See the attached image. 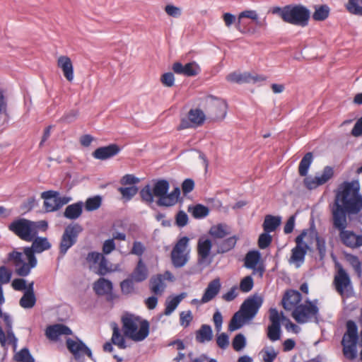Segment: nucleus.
Here are the masks:
<instances>
[{
    "mask_svg": "<svg viewBox=\"0 0 362 362\" xmlns=\"http://www.w3.org/2000/svg\"><path fill=\"white\" fill-rule=\"evenodd\" d=\"M195 187L194 181L191 178L182 181V197L190 193Z\"/></svg>",
    "mask_w": 362,
    "mask_h": 362,
    "instance_id": "60",
    "label": "nucleus"
},
{
    "mask_svg": "<svg viewBox=\"0 0 362 362\" xmlns=\"http://www.w3.org/2000/svg\"><path fill=\"white\" fill-rule=\"evenodd\" d=\"M83 231V227L78 223L68 225L62 234L59 243V253L64 256L69 248L74 245L79 234Z\"/></svg>",
    "mask_w": 362,
    "mask_h": 362,
    "instance_id": "6",
    "label": "nucleus"
},
{
    "mask_svg": "<svg viewBox=\"0 0 362 362\" xmlns=\"http://www.w3.org/2000/svg\"><path fill=\"white\" fill-rule=\"evenodd\" d=\"M212 244L209 239H199L198 241L197 250L199 255V262L202 264L209 256Z\"/></svg>",
    "mask_w": 362,
    "mask_h": 362,
    "instance_id": "25",
    "label": "nucleus"
},
{
    "mask_svg": "<svg viewBox=\"0 0 362 362\" xmlns=\"http://www.w3.org/2000/svg\"><path fill=\"white\" fill-rule=\"evenodd\" d=\"M153 193L158 198L156 204L158 206H171L175 205L180 194V189L176 187L173 192L168 193L169 182L164 179L153 180Z\"/></svg>",
    "mask_w": 362,
    "mask_h": 362,
    "instance_id": "4",
    "label": "nucleus"
},
{
    "mask_svg": "<svg viewBox=\"0 0 362 362\" xmlns=\"http://www.w3.org/2000/svg\"><path fill=\"white\" fill-rule=\"evenodd\" d=\"M181 301V294L177 295L175 297L170 300H167L165 302V309L164 314L165 315H170L177 307L178 304Z\"/></svg>",
    "mask_w": 362,
    "mask_h": 362,
    "instance_id": "47",
    "label": "nucleus"
},
{
    "mask_svg": "<svg viewBox=\"0 0 362 362\" xmlns=\"http://www.w3.org/2000/svg\"><path fill=\"white\" fill-rule=\"evenodd\" d=\"M313 160V156L311 152L305 153L303 157L298 166V173L300 176H306L308 175V170L312 164Z\"/></svg>",
    "mask_w": 362,
    "mask_h": 362,
    "instance_id": "37",
    "label": "nucleus"
},
{
    "mask_svg": "<svg viewBox=\"0 0 362 362\" xmlns=\"http://www.w3.org/2000/svg\"><path fill=\"white\" fill-rule=\"evenodd\" d=\"M306 235V230H303L295 238L296 246L291 250L289 262L296 264L297 267L303 264L308 250L310 249L308 244L303 240Z\"/></svg>",
    "mask_w": 362,
    "mask_h": 362,
    "instance_id": "10",
    "label": "nucleus"
},
{
    "mask_svg": "<svg viewBox=\"0 0 362 362\" xmlns=\"http://www.w3.org/2000/svg\"><path fill=\"white\" fill-rule=\"evenodd\" d=\"M146 250L144 244L140 241H134L133 243V247L131 250V253L133 255H136L139 257H141Z\"/></svg>",
    "mask_w": 362,
    "mask_h": 362,
    "instance_id": "64",
    "label": "nucleus"
},
{
    "mask_svg": "<svg viewBox=\"0 0 362 362\" xmlns=\"http://www.w3.org/2000/svg\"><path fill=\"white\" fill-rule=\"evenodd\" d=\"M33 242L32 247L35 249L36 253H41L45 250L51 248V244L48 241L47 238L35 236Z\"/></svg>",
    "mask_w": 362,
    "mask_h": 362,
    "instance_id": "34",
    "label": "nucleus"
},
{
    "mask_svg": "<svg viewBox=\"0 0 362 362\" xmlns=\"http://www.w3.org/2000/svg\"><path fill=\"white\" fill-rule=\"evenodd\" d=\"M358 336L344 334L342 338L343 353L346 358L354 360L357 356L356 345Z\"/></svg>",
    "mask_w": 362,
    "mask_h": 362,
    "instance_id": "16",
    "label": "nucleus"
},
{
    "mask_svg": "<svg viewBox=\"0 0 362 362\" xmlns=\"http://www.w3.org/2000/svg\"><path fill=\"white\" fill-rule=\"evenodd\" d=\"M316 240V248L318 251L320 258V259H323L327 253V248H326V241L324 238L320 237L318 235L315 238Z\"/></svg>",
    "mask_w": 362,
    "mask_h": 362,
    "instance_id": "49",
    "label": "nucleus"
},
{
    "mask_svg": "<svg viewBox=\"0 0 362 362\" xmlns=\"http://www.w3.org/2000/svg\"><path fill=\"white\" fill-rule=\"evenodd\" d=\"M221 283L219 279H215L208 284L202 298V303H205L211 300L219 292Z\"/></svg>",
    "mask_w": 362,
    "mask_h": 362,
    "instance_id": "21",
    "label": "nucleus"
},
{
    "mask_svg": "<svg viewBox=\"0 0 362 362\" xmlns=\"http://www.w3.org/2000/svg\"><path fill=\"white\" fill-rule=\"evenodd\" d=\"M269 233L264 232L259 235L258 239V246L260 249H266L270 245L272 241V238Z\"/></svg>",
    "mask_w": 362,
    "mask_h": 362,
    "instance_id": "56",
    "label": "nucleus"
},
{
    "mask_svg": "<svg viewBox=\"0 0 362 362\" xmlns=\"http://www.w3.org/2000/svg\"><path fill=\"white\" fill-rule=\"evenodd\" d=\"M336 291L342 296L349 297L353 291L350 277L342 267H339L334 279Z\"/></svg>",
    "mask_w": 362,
    "mask_h": 362,
    "instance_id": "11",
    "label": "nucleus"
},
{
    "mask_svg": "<svg viewBox=\"0 0 362 362\" xmlns=\"http://www.w3.org/2000/svg\"><path fill=\"white\" fill-rule=\"evenodd\" d=\"M35 267V266H31L30 263H26L23 261V262L20 263V265L16 267V272L20 276H27L30 274V270Z\"/></svg>",
    "mask_w": 362,
    "mask_h": 362,
    "instance_id": "54",
    "label": "nucleus"
},
{
    "mask_svg": "<svg viewBox=\"0 0 362 362\" xmlns=\"http://www.w3.org/2000/svg\"><path fill=\"white\" fill-rule=\"evenodd\" d=\"M232 345L233 349L239 351L242 350L246 345V339L243 334H238L233 339Z\"/></svg>",
    "mask_w": 362,
    "mask_h": 362,
    "instance_id": "52",
    "label": "nucleus"
},
{
    "mask_svg": "<svg viewBox=\"0 0 362 362\" xmlns=\"http://www.w3.org/2000/svg\"><path fill=\"white\" fill-rule=\"evenodd\" d=\"M148 268L142 259H140L129 276L133 279L135 282L141 283L148 278Z\"/></svg>",
    "mask_w": 362,
    "mask_h": 362,
    "instance_id": "22",
    "label": "nucleus"
},
{
    "mask_svg": "<svg viewBox=\"0 0 362 362\" xmlns=\"http://www.w3.org/2000/svg\"><path fill=\"white\" fill-rule=\"evenodd\" d=\"M261 259V253L258 250H250L245 256L244 267L247 269H253Z\"/></svg>",
    "mask_w": 362,
    "mask_h": 362,
    "instance_id": "30",
    "label": "nucleus"
},
{
    "mask_svg": "<svg viewBox=\"0 0 362 362\" xmlns=\"http://www.w3.org/2000/svg\"><path fill=\"white\" fill-rule=\"evenodd\" d=\"M112 330L113 333L111 339L112 342L115 345H117L119 349H126L127 346L126 344L125 339L121 335L120 330L115 322L112 324Z\"/></svg>",
    "mask_w": 362,
    "mask_h": 362,
    "instance_id": "38",
    "label": "nucleus"
},
{
    "mask_svg": "<svg viewBox=\"0 0 362 362\" xmlns=\"http://www.w3.org/2000/svg\"><path fill=\"white\" fill-rule=\"evenodd\" d=\"M281 218L272 215H267L263 223V229L266 233L274 232L281 224Z\"/></svg>",
    "mask_w": 362,
    "mask_h": 362,
    "instance_id": "29",
    "label": "nucleus"
},
{
    "mask_svg": "<svg viewBox=\"0 0 362 362\" xmlns=\"http://www.w3.org/2000/svg\"><path fill=\"white\" fill-rule=\"evenodd\" d=\"M119 191L122 194V197L129 201L138 192V187L134 185L126 187H119Z\"/></svg>",
    "mask_w": 362,
    "mask_h": 362,
    "instance_id": "48",
    "label": "nucleus"
},
{
    "mask_svg": "<svg viewBox=\"0 0 362 362\" xmlns=\"http://www.w3.org/2000/svg\"><path fill=\"white\" fill-rule=\"evenodd\" d=\"M66 343L68 350L74 355L76 361H81L83 359V355H87L90 359H93L91 350L80 339L77 338L76 341H75L68 338Z\"/></svg>",
    "mask_w": 362,
    "mask_h": 362,
    "instance_id": "12",
    "label": "nucleus"
},
{
    "mask_svg": "<svg viewBox=\"0 0 362 362\" xmlns=\"http://www.w3.org/2000/svg\"><path fill=\"white\" fill-rule=\"evenodd\" d=\"M334 175V170L330 166H326L324 168L322 174L315 175V177H307L303 180L305 187L311 190L316 189L320 185L325 184L328 182Z\"/></svg>",
    "mask_w": 362,
    "mask_h": 362,
    "instance_id": "13",
    "label": "nucleus"
},
{
    "mask_svg": "<svg viewBox=\"0 0 362 362\" xmlns=\"http://www.w3.org/2000/svg\"><path fill=\"white\" fill-rule=\"evenodd\" d=\"M71 199H72V198L71 197H66V196L60 197L59 194L57 195L55 197V199L54 200V202H55V206L54 207H52L51 209L58 210L62 206H64V205L68 204L69 202H71Z\"/></svg>",
    "mask_w": 362,
    "mask_h": 362,
    "instance_id": "61",
    "label": "nucleus"
},
{
    "mask_svg": "<svg viewBox=\"0 0 362 362\" xmlns=\"http://www.w3.org/2000/svg\"><path fill=\"white\" fill-rule=\"evenodd\" d=\"M358 2L362 4V0H348L345 8L349 13L362 16V6L358 5Z\"/></svg>",
    "mask_w": 362,
    "mask_h": 362,
    "instance_id": "43",
    "label": "nucleus"
},
{
    "mask_svg": "<svg viewBox=\"0 0 362 362\" xmlns=\"http://www.w3.org/2000/svg\"><path fill=\"white\" fill-rule=\"evenodd\" d=\"M23 252L26 256L28 263H30L31 266L36 267L37 260L35 255V253L36 252L35 249H33L32 247H25L23 249Z\"/></svg>",
    "mask_w": 362,
    "mask_h": 362,
    "instance_id": "57",
    "label": "nucleus"
},
{
    "mask_svg": "<svg viewBox=\"0 0 362 362\" xmlns=\"http://www.w3.org/2000/svg\"><path fill=\"white\" fill-rule=\"evenodd\" d=\"M15 358L18 362H35L33 356L30 353L28 348L21 349L15 356Z\"/></svg>",
    "mask_w": 362,
    "mask_h": 362,
    "instance_id": "46",
    "label": "nucleus"
},
{
    "mask_svg": "<svg viewBox=\"0 0 362 362\" xmlns=\"http://www.w3.org/2000/svg\"><path fill=\"white\" fill-rule=\"evenodd\" d=\"M201 72V67L195 62H191L182 65V75L187 76H196Z\"/></svg>",
    "mask_w": 362,
    "mask_h": 362,
    "instance_id": "40",
    "label": "nucleus"
},
{
    "mask_svg": "<svg viewBox=\"0 0 362 362\" xmlns=\"http://www.w3.org/2000/svg\"><path fill=\"white\" fill-rule=\"evenodd\" d=\"M122 148L117 144H110L107 146L97 148L93 153L92 156L100 160H106L117 156Z\"/></svg>",
    "mask_w": 362,
    "mask_h": 362,
    "instance_id": "15",
    "label": "nucleus"
},
{
    "mask_svg": "<svg viewBox=\"0 0 362 362\" xmlns=\"http://www.w3.org/2000/svg\"><path fill=\"white\" fill-rule=\"evenodd\" d=\"M110 272L111 269L108 267L107 259L103 255L102 258L99 261V267L96 274L101 276H103Z\"/></svg>",
    "mask_w": 362,
    "mask_h": 362,
    "instance_id": "55",
    "label": "nucleus"
},
{
    "mask_svg": "<svg viewBox=\"0 0 362 362\" xmlns=\"http://www.w3.org/2000/svg\"><path fill=\"white\" fill-rule=\"evenodd\" d=\"M36 303V297L35 294L23 293L20 299L19 304L23 308H32Z\"/></svg>",
    "mask_w": 362,
    "mask_h": 362,
    "instance_id": "45",
    "label": "nucleus"
},
{
    "mask_svg": "<svg viewBox=\"0 0 362 362\" xmlns=\"http://www.w3.org/2000/svg\"><path fill=\"white\" fill-rule=\"evenodd\" d=\"M227 81L233 83H243L250 82H257L259 81H264L266 78L264 76L255 75L253 76L250 73L245 72L243 74H238L233 72L226 76Z\"/></svg>",
    "mask_w": 362,
    "mask_h": 362,
    "instance_id": "17",
    "label": "nucleus"
},
{
    "mask_svg": "<svg viewBox=\"0 0 362 362\" xmlns=\"http://www.w3.org/2000/svg\"><path fill=\"white\" fill-rule=\"evenodd\" d=\"M239 238L236 235H233L220 243H216L218 253H226L233 249Z\"/></svg>",
    "mask_w": 362,
    "mask_h": 362,
    "instance_id": "32",
    "label": "nucleus"
},
{
    "mask_svg": "<svg viewBox=\"0 0 362 362\" xmlns=\"http://www.w3.org/2000/svg\"><path fill=\"white\" fill-rule=\"evenodd\" d=\"M247 320H248L243 318V316L240 311L235 313L230 321L228 325V330L230 332H233L240 329L243 327L244 322Z\"/></svg>",
    "mask_w": 362,
    "mask_h": 362,
    "instance_id": "39",
    "label": "nucleus"
},
{
    "mask_svg": "<svg viewBox=\"0 0 362 362\" xmlns=\"http://www.w3.org/2000/svg\"><path fill=\"white\" fill-rule=\"evenodd\" d=\"M83 206L84 203L82 201L69 204L66 207L63 216L67 219L76 220L81 216Z\"/></svg>",
    "mask_w": 362,
    "mask_h": 362,
    "instance_id": "20",
    "label": "nucleus"
},
{
    "mask_svg": "<svg viewBox=\"0 0 362 362\" xmlns=\"http://www.w3.org/2000/svg\"><path fill=\"white\" fill-rule=\"evenodd\" d=\"M12 272L6 266L0 267V284H8L11 279Z\"/></svg>",
    "mask_w": 362,
    "mask_h": 362,
    "instance_id": "58",
    "label": "nucleus"
},
{
    "mask_svg": "<svg viewBox=\"0 0 362 362\" xmlns=\"http://www.w3.org/2000/svg\"><path fill=\"white\" fill-rule=\"evenodd\" d=\"M227 109L228 104L224 100L213 95L208 96L206 112L209 119L223 120L226 116Z\"/></svg>",
    "mask_w": 362,
    "mask_h": 362,
    "instance_id": "8",
    "label": "nucleus"
},
{
    "mask_svg": "<svg viewBox=\"0 0 362 362\" xmlns=\"http://www.w3.org/2000/svg\"><path fill=\"white\" fill-rule=\"evenodd\" d=\"M267 336L272 341L279 340L281 337V325H269Z\"/></svg>",
    "mask_w": 362,
    "mask_h": 362,
    "instance_id": "51",
    "label": "nucleus"
},
{
    "mask_svg": "<svg viewBox=\"0 0 362 362\" xmlns=\"http://www.w3.org/2000/svg\"><path fill=\"white\" fill-rule=\"evenodd\" d=\"M262 303L263 300L260 296L248 298L243 302L239 311L243 318L250 320L255 317Z\"/></svg>",
    "mask_w": 362,
    "mask_h": 362,
    "instance_id": "14",
    "label": "nucleus"
},
{
    "mask_svg": "<svg viewBox=\"0 0 362 362\" xmlns=\"http://www.w3.org/2000/svg\"><path fill=\"white\" fill-rule=\"evenodd\" d=\"M171 259L175 267H181V233L177 236L176 244L171 252Z\"/></svg>",
    "mask_w": 362,
    "mask_h": 362,
    "instance_id": "36",
    "label": "nucleus"
},
{
    "mask_svg": "<svg viewBox=\"0 0 362 362\" xmlns=\"http://www.w3.org/2000/svg\"><path fill=\"white\" fill-rule=\"evenodd\" d=\"M329 12L330 9L327 5H316L312 17L316 21H322L328 18Z\"/></svg>",
    "mask_w": 362,
    "mask_h": 362,
    "instance_id": "35",
    "label": "nucleus"
},
{
    "mask_svg": "<svg viewBox=\"0 0 362 362\" xmlns=\"http://www.w3.org/2000/svg\"><path fill=\"white\" fill-rule=\"evenodd\" d=\"M253 286V279L251 276H247L240 281V290L244 293H247L252 289Z\"/></svg>",
    "mask_w": 362,
    "mask_h": 362,
    "instance_id": "53",
    "label": "nucleus"
},
{
    "mask_svg": "<svg viewBox=\"0 0 362 362\" xmlns=\"http://www.w3.org/2000/svg\"><path fill=\"white\" fill-rule=\"evenodd\" d=\"M33 238L37 235L40 230L45 231L48 228V222L45 220L33 221H31Z\"/></svg>",
    "mask_w": 362,
    "mask_h": 362,
    "instance_id": "50",
    "label": "nucleus"
},
{
    "mask_svg": "<svg viewBox=\"0 0 362 362\" xmlns=\"http://www.w3.org/2000/svg\"><path fill=\"white\" fill-rule=\"evenodd\" d=\"M45 334L49 339L57 340L59 336L71 334L72 331L65 325L56 324L48 326Z\"/></svg>",
    "mask_w": 362,
    "mask_h": 362,
    "instance_id": "19",
    "label": "nucleus"
},
{
    "mask_svg": "<svg viewBox=\"0 0 362 362\" xmlns=\"http://www.w3.org/2000/svg\"><path fill=\"white\" fill-rule=\"evenodd\" d=\"M124 334L134 341H141L149 334V322L139 316L128 315L122 317Z\"/></svg>",
    "mask_w": 362,
    "mask_h": 362,
    "instance_id": "3",
    "label": "nucleus"
},
{
    "mask_svg": "<svg viewBox=\"0 0 362 362\" xmlns=\"http://www.w3.org/2000/svg\"><path fill=\"white\" fill-rule=\"evenodd\" d=\"M173 282L175 281L174 275L170 271H165L163 274H157L153 275L149 280V288L154 294L146 299L145 303L149 310L154 309L158 304V298L156 296H161L167 285L165 281Z\"/></svg>",
    "mask_w": 362,
    "mask_h": 362,
    "instance_id": "5",
    "label": "nucleus"
},
{
    "mask_svg": "<svg viewBox=\"0 0 362 362\" xmlns=\"http://www.w3.org/2000/svg\"><path fill=\"white\" fill-rule=\"evenodd\" d=\"M160 81L166 87H172L174 85L175 76L172 72H166L160 77Z\"/></svg>",
    "mask_w": 362,
    "mask_h": 362,
    "instance_id": "62",
    "label": "nucleus"
},
{
    "mask_svg": "<svg viewBox=\"0 0 362 362\" xmlns=\"http://www.w3.org/2000/svg\"><path fill=\"white\" fill-rule=\"evenodd\" d=\"M243 18H247L252 19L253 21H256V24L257 25H261V23L257 21L258 15H257L256 11L246 10V11L241 12L238 16L239 22L240 21V19Z\"/></svg>",
    "mask_w": 362,
    "mask_h": 362,
    "instance_id": "59",
    "label": "nucleus"
},
{
    "mask_svg": "<svg viewBox=\"0 0 362 362\" xmlns=\"http://www.w3.org/2000/svg\"><path fill=\"white\" fill-rule=\"evenodd\" d=\"M362 210V196L357 180L344 181L335 191V198L331 207L332 223L339 231L341 243L346 247L357 248L362 246V235H356L346 228L347 216L357 215Z\"/></svg>",
    "mask_w": 362,
    "mask_h": 362,
    "instance_id": "1",
    "label": "nucleus"
},
{
    "mask_svg": "<svg viewBox=\"0 0 362 362\" xmlns=\"http://www.w3.org/2000/svg\"><path fill=\"white\" fill-rule=\"evenodd\" d=\"M300 293L295 290H289L286 292L282 299V305L285 310H291L294 309L301 301Z\"/></svg>",
    "mask_w": 362,
    "mask_h": 362,
    "instance_id": "18",
    "label": "nucleus"
},
{
    "mask_svg": "<svg viewBox=\"0 0 362 362\" xmlns=\"http://www.w3.org/2000/svg\"><path fill=\"white\" fill-rule=\"evenodd\" d=\"M188 119L191 123L190 127H197L202 125L206 120V115L200 109H192L188 112Z\"/></svg>",
    "mask_w": 362,
    "mask_h": 362,
    "instance_id": "26",
    "label": "nucleus"
},
{
    "mask_svg": "<svg viewBox=\"0 0 362 362\" xmlns=\"http://www.w3.org/2000/svg\"><path fill=\"white\" fill-rule=\"evenodd\" d=\"M271 12L279 15L284 22L300 27L307 26L310 18V10L302 4H289L284 7L274 6Z\"/></svg>",
    "mask_w": 362,
    "mask_h": 362,
    "instance_id": "2",
    "label": "nucleus"
},
{
    "mask_svg": "<svg viewBox=\"0 0 362 362\" xmlns=\"http://www.w3.org/2000/svg\"><path fill=\"white\" fill-rule=\"evenodd\" d=\"M218 346L222 349H226L229 345V337L227 334L223 332L216 338Z\"/></svg>",
    "mask_w": 362,
    "mask_h": 362,
    "instance_id": "63",
    "label": "nucleus"
},
{
    "mask_svg": "<svg viewBox=\"0 0 362 362\" xmlns=\"http://www.w3.org/2000/svg\"><path fill=\"white\" fill-rule=\"evenodd\" d=\"M319 308L313 302L308 300L305 304L297 305L292 312V317L299 324L307 323L313 317L317 318Z\"/></svg>",
    "mask_w": 362,
    "mask_h": 362,
    "instance_id": "7",
    "label": "nucleus"
},
{
    "mask_svg": "<svg viewBox=\"0 0 362 362\" xmlns=\"http://www.w3.org/2000/svg\"><path fill=\"white\" fill-rule=\"evenodd\" d=\"M213 338V332L210 325H202L196 333V340L200 343L209 341Z\"/></svg>",
    "mask_w": 362,
    "mask_h": 362,
    "instance_id": "33",
    "label": "nucleus"
},
{
    "mask_svg": "<svg viewBox=\"0 0 362 362\" xmlns=\"http://www.w3.org/2000/svg\"><path fill=\"white\" fill-rule=\"evenodd\" d=\"M57 64L63 71L64 77L71 82L74 79V67L69 57L66 56H61L59 57Z\"/></svg>",
    "mask_w": 362,
    "mask_h": 362,
    "instance_id": "23",
    "label": "nucleus"
},
{
    "mask_svg": "<svg viewBox=\"0 0 362 362\" xmlns=\"http://www.w3.org/2000/svg\"><path fill=\"white\" fill-rule=\"evenodd\" d=\"M93 288L98 296H104L112 291L113 284L111 281L101 277L94 282Z\"/></svg>",
    "mask_w": 362,
    "mask_h": 362,
    "instance_id": "24",
    "label": "nucleus"
},
{
    "mask_svg": "<svg viewBox=\"0 0 362 362\" xmlns=\"http://www.w3.org/2000/svg\"><path fill=\"white\" fill-rule=\"evenodd\" d=\"M59 194V193L58 192L54 190L45 191L41 194V197L44 199V207L47 212L56 211L51 209L55 206L54 200L55 199V197Z\"/></svg>",
    "mask_w": 362,
    "mask_h": 362,
    "instance_id": "31",
    "label": "nucleus"
},
{
    "mask_svg": "<svg viewBox=\"0 0 362 362\" xmlns=\"http://www.w3.org/2000/svg\"><path fill=\"white\" fill-rule=\"evenodd\" d=\"M101 204L102 198L100 196L97 195L88 198L84 204V206L86 211H93L99 209Z\"/></svg>",
    "mask_w": 362,
    "mask_h": 362,
    "instance_id": "44",
    "label": "nucleus"
},
{
    "mask_svg": "<svg viewBox=\"0 0 362 362\" xmlns=\"http://www.w3.org/2000/svg\"><path fill=\"white\" fill-rule=\"evenodd\" d=\"M187 211L196 219H202L206 217L209 214V207L201 204H197L194 205H190L187 208Z\"/></svg>",
    "mask_w": 362,
    "mask_h": 362,
    "instance_id": "27",
    "label": "nucleus"
},
{
    "mask_svg": "<svg viewBox=\"0 0 362 362\" xmlns=\"http://www.w3.org/2000/svg\"><path fill=\"white\" fill-rule=\"evenodd\" d=\"M8 228L23 240L31 242L33 240L31 220L25 218L14 219L8 224Z\"/></svg>",
    "mask_w": 362,
    "mask_h": 362,
    "instance_id": "9",
    "label": "nucleus"
},
{
    "mask_svg": "<svg viewBox=\"0 0 362 362\" xmlns=\"http://www.w3.org/2000/svg\"><path fill=\"white\" fill-rule=\"evenodd\" d=\"M134 280L130 276L120 282L121 292L124 296H129L135 292Z\"/></svg>",
    "mask_w": 362,
    "mask_h": 362,
    "instance_id": "42",
    "label": "nucleus"
},
{
    "mask_svg": "<svg viewBox=\"0 0 362 362\" xmlns=\"http://www.w3.org/2000/svg\"><path fill=\"white\" fill-rule=\"evenodd\" d=\"M140 196L144 202L151 206L154 202V194L152 187L148 184L140 190Z\"/></svg>",
    "mask_w": 362,
    "mask_h": 362,
    "instance_id": "41",
    "label": "nucleus"
},
{
    "mask_svg": "<svg viewBox=\"0 0 362 362\" xmlns=\"http://www.w3.org/2000/svg\"><path fill=\"white\" fill-rule=\"evenodd\" d=\"M230 233L229 227L224 223L212 226L209 231V235L214 239H222Z\"/></svg>",
    "mask_w": 362,
    "mask_h": 362,
    "instance_id": "28",
    "label": "nucleus"
}]
</instances>
